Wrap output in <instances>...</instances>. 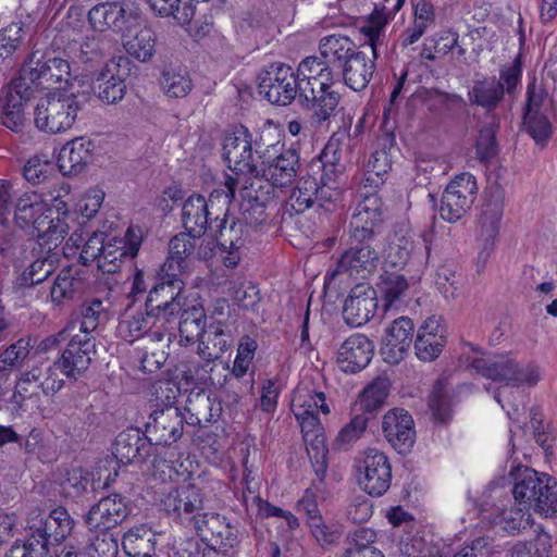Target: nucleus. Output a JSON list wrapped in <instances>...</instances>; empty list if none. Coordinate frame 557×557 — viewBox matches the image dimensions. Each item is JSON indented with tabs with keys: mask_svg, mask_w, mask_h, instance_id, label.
<instances>
[{
	"mask_svg": "<svg viewBox=\"0 0 557 557\" xmlns=\"http://www.w3.org/2000/svg\"><path fill=\"white\" fill-rule=\"evenodd\" d=\"M11 221L22 228H32L40 245L49 250L62 244L71 230V225L53 212L44 193L20 191L11 182L0 180V222L7 225Z\"/></svg>",
	"mask_w": 557,
	"mask_h": 557,
	"instance_id": "1",
	"label": "nucleus"
},
{
	"mask_svg": "<svg viewBox=\"0 0 557 557\" xmlns=\"http://www.w3.org/2000/svg\"><path fill=\"white\" fill-rule=\"evenodd\" d=\"M17 81L28 86L30 94L40 91L45 95L81 89L84 84L83 78L72 73L67 60L50 57L40 50L33 51L26 58Z\"/></svg>",
	"mask_w": 557,
	"mask_h": 557,
	"instance_id": "2",
	"label": "nucleus"
},
{
	"mask_svg": "<svg viewBox=\"0 0 557 557\" xmlns=\"http://www.w3.org/2000/svg\"><path fill=\"white\" fill-rule=\"evenodd\" d=\"M471 367L487 379L505 382L513 387H534L543 376L539 364L519 363L511 354L478 357L472 360Z\"/></svg>",
	"mask_w": 557,
	"mask_h": 557,
	"instance_id": "3",
	"label": "nucleus"
},
{
	"mask_svg": "<svg viewBox=\"0 0 557 557\" xmlns=\"http://www.w3.org/2000/svg\"><path fill=\"white\" fill-rule=\"evenodd\" d=\"M81 98V89L45 95L35 107L36 127L49 134H60L71 129L83 109Z\"/></svg>",
	"mask_w": 557,
	"mask_h": 557,
	"instance_id": "4",
	"label": "nucleus"
},
{
	"mask_svg": "<svg viewBox=\"0 0 557 557\" xmlns=\"http://www.w3.org/2000/svg\"><path fill=\"white\" fill-rule=\"evenodd\" d=\"M550 479L533 469L524 468L513 486V498L517 505L541 513H557V485Z\"/></svg>",
	"mask_w": 557,
	"mask_h": 557,
	"instance_id": "5",
	"label": "nucleus"
},
{
	"mask_svg": "<svg viewBox=\"0 0 557 557\" xmlns=\"http://www.w3.org/2000/svg\"><path fill=\"white\" fill-rule=\"evenodd\" d=\"M223 158L227 166L235 173V190L242 186V190L247 189L248 181L242 177L258 178V166L262 157L255 156L252 150L251 134L247 128L240 127L233 134L225 136L223 140ZM228 176L226 180H231Z\"/></svg>",
	"mask_w": 557,
	"mask_h": 557,
	"instance_id": "6",
	"label": "nucleus"
},
{
	"mask_svg": "<svg viewBox=\"0 0 557 557\" xmlns=\"http://www.w3.org/2000/svg\"><path fill=\"white\" fill-rule=\"evenodd\" d=\"M234 178L226 180L223 189L214 190L207 201L201 195H191L188 197L182 208V221L186 231L194 235H202L206 232L211 211L215 203L221 205L222 210H226L231 200L235 197Z\"/></svg>",
	"mask_w": 557,
	"mask_h": 557,
	"instance_id": "7",
	"label": "nucleus"
},
{
	"mask_svg": "<svg viewBox=\"0 0 557 557\" xmlns=\"http://www.w3.org/2000/svg\"><path fill=\"white\" fill-rule=\"evenodd\" d=\"M359 486L371 496H382L387 492L392 480L388 458L375 448L360 453L356 460Z\"/></svg>",
	"mask_w": 557,
	"mask_h": 557,
	"instance_id": "8",
	"label": "nucleus"
},
{
	"mask_svg": "<svg viewBox=\"0 0 557 557\" xmlns=\"http://www.w3.org/2000/svg\"><path fill=\"white\" fill-rule=\"evenodd\" d=\"M162 506L174 521L188 527L205 509V495L195 483L183 481L165 494Z\"/></svg>",
	"mask_w": 557,
	"mask_h": 557,
	"instance_id": "9",
	"label": "nucleus"
},
{
	"mask_svg": "<svg viewBox=\"0 0 557 557\" xmlns=\"http://www.w3.org/2000/svg\"><path fill=\"white\" fill-rule=\"evenodd\" d=\"M478 193L475 177L470 173L456 175L446 186L440 207L443 220L454 223L472 207Z\"/></svg>",
	"mask_w": 557,
	"mask_h": 557,
	"instance_id": "10",
	"label": "nucleus"
},
{
	"mask_svg": "<svg viewBox=\"0 0 557 557\" xmlns=\"http://www.w3.org/2000/svg\"><path fill=\"white\" fill-rule=\"evenodd\" d=\"M168 318L153 310L145 311L128 309L122 315L116 327L117 335L125 341H136L147 336L149 342H162L165 336Z\"/></svg>",
	"mask_w": 557,
	"mask_h": 557,
	"instance_id": "11",
	"label": "nucleus"
},
{
	"mask_svg": "<svg viewBox=\"0 0 557 557\" xmlns=\"http://www.w3.org/2000/svg\"><path fill=\"white\" fill-rule=\"evenodd\" d=\"M299 157L293 149L278 151L276 145H272L262 156L258 166V178L261 177L273 187L284 188L289 186L298 171Z\"/></svg>",
	"mask_w": 557,
	"mask_h": 557,
	"instance_id": "12",
	"label": "nucleus"
},
{
	"mask_svg": "<svg viewBox=\"0 0 557 557\" xmlns=\"http://www.w3.org/2000/svg\"><path fill=\"white\" fill-rule=\"evenodd\" d=\"M259 94L269 102L278 106H286L300 96L299 81L290 66L278 63L270 66L259 77Z\"/></svg>",
	"mask_w": 557,
	"mask_h": 557,
	"instance_id": "13",
	"label": "nucleus"
},
{
	"mask_svg": "<svg viewBox=\"0 0 557 557\" xmlns=\"http://www.w3.org/2000/svg\"><path fill=\"white\" fill-rule=\"evenodd\" d=\"M430 234L423 235L421 240H413L409 233H395L383 250L385 269H404L410 261L422 264L430 255Z\"/></svg>",
	"mask_w": 557,
	"mask_h": 557,
	"instance_id": "14",
	"label": "nucleus"
},
{
	"mask_svg": "<svg viewBox=\"0 0 557 557\" xmlns=\"http://www.w3.org/2000/svg\"><path fill=\"white\" fill-rule=\"evenodd\" d=\"M505 191L498 185L490 186L485 191V200L478 219V239L485 257L495 246L499 225L504 213Z\"/></svg>",
	"mask_w": 557,
	"mask_h": 557,
	"instance_id": "15",
	"label": "nucleus"
},
{
	"mask_svg": "<svg viewBox=\"0 0 557 557\" xmlns=\"http://www.w3.org/2000/svg\"><path fill=\"white\" fill-rule=\"evenodd\" d=\"M202 541L208 542L214 549L226 552L237 543V530L231 525L224 516L213 511H200L188 525Z\"/></svg>",
	"mask_w": 557,
	"mask_h": 557,
	"instance_id": "16",
	"label": "nucleus"
},
{
	"mask_svg": "<svg viewBox=\"0 0 557 557\" xmlns=\"http://www.w3.org/2000/svg\"><path fill=\"white\" fill-rule=\"evenodd\" d=\"M184 430V416L177 406L154 408L146 422V436L156 445H170L180 440Z\"/></svg>",
	"mask_w": 557,
	"mask_h": 557,
	"instance_id": "17",
	"label": "nucleus"
},
{
	"mask_svg": "<svg viewBox=\"0 0 557 557\" xmlns=\"http://www.w3.org/2000/svg\"><path fill=\"white\" fill-rule=\"evenodd\" d=\"M321 160L324 166L323 185L319 187L314 178L304 177L298 182L297 187L290 195V205L297 212L308 209L319 195L325 197L326 189L332 188V186H329V182L325 181V176H327L329 166H335L339 160L337 157V145L333 140H330L325 146Z\"/></svg>",
	"mask_w": 557,
	"mask_h": 557,
	"instance_id": "18",
	"label": "nucleus"
},
{
	"mask_svg": "<svg viewBox=\"0 0 557 557\" xmlns=\"http://www.w3.org/2000/svg\"><path fill=\"white\" fill-rule=\"evenodd\" d=\"M143 240L139 226L131 225L123 238L104 239L98 269L104 273H114L124 258L137 256Z\"/></svg>",
	"mask_w": 557,
	"mask_h": 557,
	"instance_id": "19",
	"label": "nucleus"
},
{
	"mask_svg": "<svg viewBox=\"0 0 557 557\" xmlns=\"http://www.w3.org/2000/svg\"><path fill=\"white\" fill-rule=\"evenodd\" d=\"M334 87L335 84H327L322 88L307 87L300 90V99L311 112L312 125L322 126L336 115L341 95Z\"/></svg>",
	"mask_w": 557,
	"mask_h": 557,
	"instance_id": "20",
	"label": "nucleus"
},
{
	"mask_svg": "<svg viewBox=\"0 0 557 557\" xmlns=\"http://www.w3.org/2000/svg\"><path fill=\"white\" fill-rule=\"evenodd\" d=\"M129 513L124 497L111 494L96 503L85 516V524L89 530H110L123 522Z\"/></svg>",
	"mask_w": 557,
	"mask_h": 557,
	"instance_id": "21",
	"label": "nucleus"
},
{
	"mask_svg": "<svg viewBox=\"0 0 557 557\" xmlns=\"http://www.w3.org/2000/svg\"><path fill=\"white\" fill-rule=\"evenodd\" d=\"M92 336L87 334H74L59 361L55 362L62 373L70 379H77L85 372L96 351Z\"/></svg>",
	"mask_w": 557,
	"mask_h": 557,
	"instance_id": "22",
	"label": "nucleus"
},
{
	"mask_svg": "<svg viewBox=\"0 0 557 557\" xmlns=\"http://www.w3.org/2000/svg\"><path fill=\"white\" fill-rule=\"evenodd\" d=\"M382 429L387 442L398 453L410 450L416 440V431L408 411L400 408L388 410L383 417Z\"/></svg>",
	"mask_w": 557,
	"mask_h": 557,
	"instance_id": "23",
	"label": "nucleus"
},
{
	"mask_svg": "<svg viewBox=\"0 0 557 557\" xmlns=\"http://www.w3.org/2000/svg\"><path fill=\"white\" fill-rule=\"evenodd\" d=\"M182 281L175 278L151 287L146 299V308L168 318L171 322L182 310Z\"/></svg>",
	"mask_w": 557,
	"mask_h": 557,
	"instance_id": "24",
	"label": "nucleus"
},
{
	"mask_svg": "<svg viewBox=\"0 0 557 557\" xmlns=\"http://www.w3.org/2000/svg\"><path fill=\"white\" fill-rule=\"evenodd\" d=\"M292 411L300 426L309 428L320 423L319 413L327 414L330 408L322 392L299 385L292 397Z\"/></svg>",
	"mask_w": 557,
	"mask_h": 557,
	"instance_id": "25",
	"label": "nucleus"
},
{
	"mask_svg": "<svg viewBox=\"0 0 557 557\" xmlns=\"http://www.w3.org/2000/svg\"><path fill=\"white\" fill-rule=\"evenodd\" d=\"M413 330V323L407 317L397 318L386 329L381 355L387 363L396 364L404 359L411 346Z\"/></svg>",
	"mask_w": 557,
	"mask_h": 557,
	"instance_id": "26",
	"label": "nucleus"
},
{
	"mask_svg": "<svg viewBox=\"0 0 557 557\" xmlns=\"http://www.w3.org/2000/svg\"><path fill=\"white\" fill-rule=\"evenodd\" d=\"M377 309L376 290L367 284H357L344 304V319L351 326L367 323Z\"/></svg>",
	"mask_w": 557,
	"mask_h": 557,
	"instance_id": "27",
	"label": "nucleus"
},
{
	"mask_svg": "<svg viewBox=\"0 0 557 557\" xmlns=\"http://www.w3.org/2000/svg\"><path fill=\"white\" fill-rule=\"evenodd\" d=\"M447 342L446 327L442 318L429 317L419 327L414 349L422 361H433L443 351Z\"/></svg>",
	"mask_w": 557,
	"mask_h": 557,
	"instance_id": "28",
	"label": "nucleus"
},
{
	"mask_svg": "<svg viewBox=\"0 0 557 557\" xmlns=\"http://www.w3.org/2000/svg\"><path fill=\"white\" fill-rule=\"evenodd\" d=\"M126 70L119 62H107L99 71L92 87L98 99L107 104L120 102L126 92Z\"/></svg>",
	"mask_w": 557,
	"mask_h": 557,
	"instance_id": "29",
	"label": "nucleus"
},
{
	"mask_svg": "<svg viewBox=\"0 0 557 557\" xmlns=\"http://www.w3.org/2000/svg\"><path fill=\"white\" fill-rule=\"evenodd\" d=\"M73 527V518L62 507L53 509L47 517L41 510L34 509L27 518V529L29 531L41 532L47 539H53L57 542L66 539L72 533Z\"/></svg>",
	"mask_w": 557,
	"mask_h": 557,
	"instance_id": "30",
	"label": "nucleus"
},
{
	"mask_svg": "<svg viewBox=\"0 0 557 557\" xmlns=\"http://www.w3.org/2000/svg\"><path fill=\"white\" fill-rule=\"evenodd\" d=\"M377 253L366 244L345 251L338 260L333 276L346 274L350 278L363 280L376 269Z\"/></svg>",
	"mask_w": 557,
	"mask_h": 557,
	"instance_id": "31",
	"label": "nucleus"
},
{
	"mask_svg": "<svg viewBox=\"0 0 557 557\" xmlns=\"http://www.w3.org/2000/svg\"><path fill=\"white\" fill-rule=\"evenodd\" d=\"M374 346L362 334L349 336L338 348L337 364L346 373H356L364 369L372 359Z\"/></svg>",
	"mask_w": 557,
	"mask_h": 557,
	"instance_id": "32",
	"label": "nucleus"
},
{
	"mask_svg": "<svg viewBox=\"0 0 557 557\" xmlns=\"http://www.w3.org/2000/svg\"><path fill=\"white\" fill-rule=\"evenodd\" d=\"M94 144L90 139L77 137L65 143L60 149L57 165L63 176H76L92 159Z\"/></svg>",
	"mask_w": 557,
	"mask_h": 557,
	"instance_id": "33",
	"label": "nucleus"
},
{
	"mask_svg": "<svg viewBox=\"0 0 557 557\" xmlns=\"http://www.w3.org/2000/svg\"><path fill=\"white\" fill-rule=\"evenodd\" d=\"M131 21L125 9L115 2L99 3L88 12V23L96 33L122 35Z\"/></svg>",
	"mask_w": 557,
	"mask_h": 557,
	"instance_id": "34",
	"label": "nucleus"
},
{
	"mask_svg": "<svg viewBox=\"0 0 557 557\" xmlns=\"http://www.w3.org/2000/svg\"><path fill=\"white\" fill-rule=\"evenodd\" d=\"M122 45L129 57L148 62L157 51V35L151 27L136 26L131 21L122 33Z\"/></svg>",
	"mask_w": 557,
	"mask_h": 557,
	"instance_id": "35",
	"label": "nucleus"
},
{
	"mask_svg": "<svg viewBox=\"0 0 557 557\" xmlns=\"http://www.w3.org/2000/svg\"><path fill=\"white\" fill-rule=\"evenodd\" d=\"M459 35L456 32L441 30L434 36L428 37L420 51L423 60L435 61L450 53L454 61L461 62L466 57V49L459 45Z\"/></svg>",
	"mask_w": 557,
	"mask_h": 557,
	"instance_id": "36",
	"label": "nucleus"
},
{
	"mask_svg": "<svg viewBox=\"0 0 557 557\" xmlns=\"http://www.w3.org/2000/svg\"><path fill=\"white\" fill-rule=\"evenodd\" d=\"M30 96L28 86L17 79L13 82L2 100L1 122L5 127L14 132L22 128L25 122V103Z\"/></svg>",
	"mask_w": 557,
	"mask_h": 557,
	"instance_id": "37",
	"label": "nucleus"
},
{
	"mask_svg": "<svg viewBox=\"0 0 557 557\" xmlns=\"http://www.w3.org/2000/svg\"><path fill=\"white\" fill-rule=\"evenodd\" d=\"M420 278V274H413L407 277L404 273L385 269L377 284L379 292L384 301V310L387 311L389 308L400 302L408 290L419 283Z\"/></svg>",
	"mask_w": 557,
	"mask_h": 557,
	"instance_id": "38",
	"label": "nucleus"
},
{
	"mask_svg": "<svg viewBox=\"0 0 557 557\" xmlns=\"http://www.w3.org/2000/svg\"><path fill=\"white\" fill-rule=\"evenodd\" d=\"M345 84L355 91L364 89L374 72V60L364 52L355 51L342 65Z\"/></svg>",
	"mask_w": 557,
	"mask_h": 557,
	"instance_id": "39",
	"label": "nucleus"
},
{
	"mask_svg": "<svg viewBox=\"0 0 557 557\" xmlns=\"http://www.w3.org/2000/svg\"><path fill=\"white\" fill-rule=\"evenodd\" d=\"M84 280L76 268L62 269L53 278L50 287V299L53 305H65L82 293Z\"/></svg>",
	"mask_w": 557,
	"mask_h": 557,
	"instance_id": "40",
	"label": "nucleus"
},
{
	"mask_svg": "<svg viewBox=\"0 0 557 557\" xmlns=\"http://www.w3.org/2000/svg\"><path fill=\"white\" fill-rule=\"evenodd\" d=\"M307 453L317 475L322 480L327 471V446L321 423L314 426H300Z\"/></svg>",
	"mask_w": 557,
	"mask_h": 557,
	"instance_id": "41",
	"label": "nucleus"
},
{
	"mask_svg": "<svg viewBox=\"0 0 557 557\" xmlns=\"http://www.w3.org/2000/svg\"><path fill=\"white\" fill-rule=\"evenodd\" d=\"M300 90L307 87H325L335 84L333 72L325 60L317 57H308L302 60L297 69Z\"/></svg>",
	"mask_w": 557,
	"mask_h": 557,
	"instance_id": "42",
	"label": "nucleus"
},
{
	"mask_svg": "<svg viewBox=\"0 0 557 557\" xmlns=\"http://www.w3.org/2000/svg\"><path fill=\"white\" fill-rule=\"evenodd\" d=\"M468 96L472 104L480 106L491 111L502 101L504 87L495 77H482L473 82Z\"/></svg>",
	"mask_w": 557,
	"mask_h": 557,
	"instance_id": "43",
	"label": "nucleus"
},
{
	"mask_svg": "<svg viewBox=\"0 0 557 557\" xmlns=\"http://www.w3.org/2000/svg\"><path fill=\"white\" fill-rule=\"evenodd\" d=\"M122 546L132 557H151L154 553V533L146 524L129 529L124 533Z\"/></svg>",
	"mask_w": 557,
	"mask_h": 557,
	"instance_id": "44",
	"label": "nucleus"
},
{
	"mask_svg": "<svg viewBox=\"0 0 557 557\" xmlns=\"http://www.w3.org/2000/svg\"><path fill=\"white\" fill-rule=\"evenodd\" d=\"M413 7V22L403 34L405 47L417 42L435 22L434 7L430 0H416Z\"/></svg>",
	"mask_w": 557,
	"mask_h": 557,
	"instance_id": "45",
	"label": "nucleus"
},
{
	"mask_svg": "<svg viewBox=\"0 0 557 557\" xmlns=\"http://www.w3.org/2000/svg\"><path fill=\"white\" fill-rule=\"evenodd\" d=\"M381 200L375 195L366 196L357 205L350 220V225L357 231L370 233L381 221Z\"/></svg>",
	"mask_w": 557,
	"mask_h": 557,
	"instance_id": "46",
	"label": "nucleus"
},
{
	"mask_svg": "<svg viewBox=\"0 0 557 557\" xmlns=\"http://www.w3.org/2000/svg\"><path fill=\"white\" fill-rule=\"evenodd\" d=\"M200 236L201 235H194L186 231L185 233L175 235L170 240L168 264L171 270L177 272L184 270V261L193 256L197 242L199 240L197 237Z\"/></svg>",
	"mask_w": 557,
	"mask_h": 557,
	"instance_id": "47",
	"label": "nucleus"
},
{
	"mask_svg": "<svg viewBox=\"0 0 557 557\" xmlns=\"http://www.w3.org/2000/svg\"><path fill=\"white\" fill-rule=\"evenodd\" d=\"M57 173L55 163L48 153H36L28 158L23 166V176L32 185H40Z\"/></svg>",
	"mask_w": 557,
	"mask_h": 557,
	"instance_id": "48",
	"label": "nucleus"
},
{
	"mask_svg": "<svg viewBox=\"0 0 557 557\" xmlns=\"http://www.w3.org/2000/svg\"><path fill=\"white\" fill-rule=\"evenodd\" d=\"M232 344L230 336H226L223 325L212 323L206 339H201L198 346V354L206 360L216 359L225 352Z\"/></svg>",
	"mask_w": 557,
	"mask_h": 557,
	"instance_id": "49",
	"label": "nucleus"
},
{
	"mask_svg": "<svg viewBox=\"0 0 557 557\" xmlns=\"http://www.w3.org/2000/svg\"><path fill=\"white\" fill-rule=\"evenodd\" d=\"M319 49L327 64L338 62L343 65L355 52V45L345 36L331 35L321 39Z\"/></svg>",
	"mask_w": 557,
	"mask_h": 557,
	"instance_id": "50",
	"label": "nucleus"
},
{
	"mask_svg": "<svg viewBox=\"0 0 557 557\" xmlns=\"http://www.w3.org/2000/svg\"><path fill=\"white\" fill-rule=\"evenodd\" d=\"M160 86L168 97L183 98L190 92L193 83L185 69L170 67L162 72Z\"/></svg>",
	"mask_w": 557,
	"mask_h": 557,
	"instance_id": "51",
	"label": "nucleus"
},
{
	"mask_svg": "<svg viewBox=\"0 0 557 557\" xmlns=\"http://www.w3.org/2000/svg\"><path fill=\"white\" fill-rule=\"evenodd\" d=\"M391 389V382L386 376H379L367 385L359 395V403L364 411L379 409L386 400Z\"/></svg>",
	"mask_w": 557,
	"mask_h": 557,
	"instance_id": "52",
	"label": "nucleus"
},
{
	"mask_svg": "<svg viewBox=\"0 0 557 557\" xmlns=\"http://www.w3.org/2000/svg\"><path fill=\"white\" fill-rule=\"evenodd\" d=\"M205 314L201 308L193 307L191 312L184 311L180 322L181 341L194 343L195 341L206 339L208 332L205 331Z\"/></svg>",
	"mask_w": 557,
	"mask_h": 557,
	"instance_id": "53",
	"label": "nucleus"
},
{
	"mask_svg": "<svg viewBox=\"0 0 557 557\" xmlns=\"http://www.w3.org/2000/svg\"><path fill=\"white\" fill-rule=\"evenodd\" d=\"M29 370L39 372L36 374L38 379L34 381L35 387L40 388L46 396H53L64 386V380L60 377L57 363L41 362Z\"/></svg>",
	"mask_w": 557,
	"mask_h": 557,
	"instance_id": "54",
	"label": "nucleus"
},
{
	"mask_svg": "<svg viewBox=\"0 0 557 557\" xmlns=\"http://www.w3.org/2000/svg\"><path fill=\"white\" fill-rule=\"evenodd\" d=\"M30 536L21 544L18 541L10 548L5 557H46L48 539L41 532L29 531Z\"/></svg>",
	"mask_w": 557,
	"mask_h": 557,
	"instance_id": "55",
	"label": "nucleus"
},
{
	"mask_svg": "<svg viewBox=\"0 0 557 557\" xmlns=\"http://www.w3.org/2000/svg\"><path fill=\"white\" fill-rule=\"evenodd\" d=\"M492 523L500 525L508 533L523 530L530 525V509L515 503V506L497 515Z\"/></svg>",
	"mask_w": 557,
	"mask_h": 557,
	"instance_id": "56",
	"label": "nucleus"
},
{
	"mask_svg": "<svg viewBox=\"0 0 557 557\" xmlns=\"http://www.w3.org/2000/svg\"><path fill=\"white\" fill-rule=\"evenodd\" d=\"M89 474L81 468L65 471L60 479L62 494L72 499L83 496L89 485Z\"/></svg>",
	"mask_w": 557,
	"mask_h": 557,
	"instance_id": "57",
	"label": "nucleus"
},
{
	"mask_svg": "<svg viewBox=\"0 0 557 557\" xmlns=\"http://www.w3.org/2000/svg\"><path fill=\"white\" fill-rule=\"evenodd\" d=\"M181 1L182 0H147L154 14L161 17H173L177 24L184 25L191 20L193 12L188 7L181 9Z\"/></svg>",
	"mask_w": 557,
	"mask_h": 557,
	"instance_id": "58",
	"label": "nucleus"
},
{
	"mask_svg": "<svg viewBox=\"0 0 557 557\" xmlns=\"http://www.w3.org/2000/svg\"><path fill=\"white\" fill-rule=\"evenodd\" d=\"M104 196V191L100 187L94 186L88 188L75 201L74 213L87 220L92 219L100 210Z\"/></svg>",
	"mask_w": 557,
	"mask_h": 557,
	"instance_id": "59",
	"label": "nucleus"
},
{
	"mask_svg": "<svg viewBox=\"0 0 557 557\" xmlns=\"http://www.w3.org/2000/svg\"><path fill=\"white\" fill-rule=\"evenodd\" d=\"M257 348V341L250 336H243L239 339L237 354L232 368V373L237 379H240L247 374L255 358Z\"/></svg>",
	"mask_w": 557,
	"mask_h": 557,
	"instance_id": "60",
	"label": "nucleus"
},
{
	"mask_svg": "<svg viewBox=\"0 0 557 557\" xmlns=\"http://www.w3.org/2000/svg\"><path fill=\"white\" fill-rule=\"evenodd\" d=\"M308 527L312 536L322 546L335 544L343 534V528L339 523L326 521L322 516L319 518L313 517L312 522Z\"/></svg>",
	"mask_w": 557,
	"mask_h": 557,
	"instance_id": "61",
	"label": "nucleus"
},
{
	"mask_svg": "<svg viewBox=\"0 0 557 557\" xmlns=\"http://www.w3.org/2000/svg\"><path fill=\"white\" fill-rule=\"evenodd\" d=\"M168 338L165 337L162 342H149L150 346L146 345L144 347V354L140 360L141 368L147 372H154L160 369L166 361L169 352L165 348H169Z\"/></svg>",
	"mask_w": 557,
	"mask_h": 557,
	"instance_id": "62",
	"label": "nucleus"
},
{
	"mask_svg": "<svg viewBox=\"0 0 557 557\" xmlns=\"http://www.w3.org/2000/svg\"><path fill=\"white\" fill-rule=\"evenodd\" d=\"M368 425V419L363 416L354 417L346 425L338 432L335 444L341 449L349 448L356 443L364 433Z\"/></svg>",
	"mask_w": 557,
	"mask_h": 557,
	"instance_id": "63",
	"label": "nucleus"
},
{
	"mask_svg": "<svg viewBox=\"0 0 557 557\" xmlns=\"http://www.w3.org/2000/svg\"><path fill=\"white\" fill-rule=\"evenodd\" d=\"M524 127L537 145H544L552 136L553 128L549 120L544 114L525 113Z\"/></svg>",
	"mask_w": 557,
	"mask_h": 557,
	"instance_id": "64",
	"label": "nucleus"
}]
</instances>
